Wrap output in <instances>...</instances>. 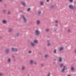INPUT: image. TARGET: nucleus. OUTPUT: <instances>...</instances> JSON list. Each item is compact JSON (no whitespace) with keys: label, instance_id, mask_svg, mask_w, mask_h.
Returning a JSON list of instances; mask_svg holds the SVG:
<instances>
[{"label":"nucleus","instance_id":"12","mask_svg":"<svg viewBox=\"0 0 76 76\" xmlns=\"http://www.w3.org/2000/svg\"><path fill=\"white\" fill-rule=\"evenodd\" d=\"M3 12L4 14H6V12H7V10H4L3 11Z\"/></svg>","mask_w":76,"mask_h":76},{"label":"nucleus","instance_id":"40","mask_svg":"<svg viewBox=\"0 0 76 76\" xmlns=\"http://www.w3.org/2000/svg\"><path fill=\"white\" fill-rule=\"evenodd\" d=\"M4 6H5V7H7V4H4Z\"/></svg>","mask_w":76,"mask_h":76},{"label":"nucleus","instance_id":"31","mask_svg":"<svg viewBox=\"0 0 76 76\" xmlns=\"http://www.w3.org/2000/svg\"><path fill=\"white\" fill-rule=\"evenodd\" d=\"M28 53H29V54L32 53V51H28Z\"/></svg>","mask_w":76,"mask_h":76},{"label":"nucleus","instance_id":"48","mask_svg":"<svg viewBox=\"0 0 76 76\" xmlns=\"http://www.w3.org/2000/svg\"><path fill=\"white\" fill-rule=\"evenodd\" d=\"M2 2V0H0V2Z\"/></svg>","mask_w":76,"mask_h":76},{"label":"nucleus","instance_id":"36","mask_svg":"<svg viewBox=\"0 0 76 76\" xmlns=\"http://www.w3.org/2000/svg\"><path fill=\"white\" fill-rule=\"evenodd\" d=\"M50 73L48 72V74L47 75V76H50Z\"/></svg>","mask_w":76,"mask_h":76},{"label":"nucleus","instance_id":"8","mask_svg":"<svg viewBox=\"0 0 76 76\" xmlns=\"http://www.w3.org/2000/svg\"><path fill=\"white\" fill-rule=\"evenodd\" d=\"M33 42L35 44H37L38 42V41L37 39L33 40Z\"/></svg>","mask_w":76,"mask_h":76},{"label":"nucleus","instance_id":"7","mask_svg":"<svg viewBox=\"0 0 76 76\" xmlns=\"http://www.w3.org/2000/svg\"><path fill=\"white\" fill-rule=\"evenodd\" d=\"M64 50L63 47H60L59 48V51H63Z\"/></svg>","mask_w":76,"mask_h":76},{"label":"nucleus","instance_id":"1","mask_svg":"<svg viewBox=\"0 0 76 76\" xmlns=\"http://www.w3.org/2000/svg\"><path fill=\"white\" fill-rule=\"evenodd\" d=\"M20 16L21 18H22L23 19V22H24V23H26L27 22V20L26 19V18L25 17V16H24V15H20Z\"/></svg>","mask_w":76,"mask_h":76},{"label":"nucleus","instance_id":"3","mask_svg":"<svg viewBox=\"0 0 76 76\" xmlns=\"http://www.w3.org/2000/svg\"><path fill=\"white\" fill-rule=\"evenodd\" d=\"M10 51V49H6L5 50V53L6 54H9V51Z\"/></svg>","mask_w":76,"mask_h":76},{"label":"nucleus","instance_id":"47","mask_svg":"<svg viewBox=\"0 0 76 76\" xmlns=\"http://www.w3.org/2000/svg\"><path fill=\"white\" fill-rule=\"evenodd\" d=\"M55 26H58V25H57V24H56L55 25Z\"/></svg>","mask_w":76,"mask_h":76},{"label":"nucleus","instance_id":"17","mask_svg":"<svg viewBox=\"0 0 76 76\" xmlns=\"http://www.w3.org/2000/svg\"><path fill=\"white\" fill-rule=\"evenodd\" d=\"M74 69H75L74 68V67L72 66L71 67V70H72V71H73V70H74Z\"/></svg>","mask_w":76,"mask_h":76},{"label":"nucleus","instance_id":"45","mask_svg":"<svg viewBox=\"0 0 76 76\" xmlns=\"http://www.w3.org/2000/svg\"><path fill=\"white\" fill-rule=\"evenodd\" d=\"M12 58H15V56H12Z\"/></svg>","mask_w":76,"mask_h":76},{"label":"nucleus","instance_id":"10","mask_svg":"<svg viewBox=\"0 0 76 76\" xmlns=\"http://www.w3.org/2000/svg\"><path fill=\"white\" fill-rule=\"evenodd\" d=\"M73 7V6L72 5H69V7L71 9H72Z\"/></svg>","mask_w":76,"mask_h":76},{"label":"nucleus","instance_id":"50","mask_svg":"<svg viewBox=\"0 0 76 76\" xmlns=\"http://www.w3.org/2000/svg\"><path fill=\"white\" fill-rule=\"evenodd\" d=\"M53 64H55L56 63L55 62H53Z\"/></svg>","mask_w":76,"mask_h":76},{"label":"nucleus","instance_id":"38","mask_svg":"<svg viewBox=\"0 0 76 76\" xmlns=\"http://www.w3.org/2000/svg\"><path fill=\"white\" fill-rule=\"evenodd\" d=\"M33 64H37V62H34Z\"/></svg>","mask_w":76,"mask_h":76},{"label":"nucleus","instance_id":"27","mask_svg":"<svg viewBox=\"0 0 76 76\" xmlns=\"http://www.w3.org/2000/svg\"><path fill=\"white\" fill-rule=\"evenodd\" d=\"M47 45H48V46H50V45H51V44H50V43H48Z\"/></svg>","mask_w":76,"mask_h":76},{"label":"nucleus","instance_id":"2","mask_svg":"<svg viewBox=\"0 0 76 76\" xmlns=\"http://www.w3.org/2000/svg\"><path fill=\"white\" fill-rule=\"evenodd\" d=\"M11 51L12 52H18V49L17 48H11Z\"/></svg>","mask_w":76,"mask_h":76},{"label":"nucleus","instance_id":"24","mask_svg":"<svg viewBox=\"0 0 76 76\" xmlns=\"http://www.w3.org/2000/svg\"><path fill=\"white\" fill-rule=\"evenodd\" d=\"M8 31H9V32H11L12 31V29H11V28L9 29Z\"/></svg>","mask_w":76,"mask_h":76},{"label":"nucleus","instance_id":"55","mask_svg":"<svg viewBox=\"0 0 76 76\" xmlns=\"http://www.w3.org/2000/svg\"><path fill=\"white\" fill-rule=\"evenodd\" d=\"M47 42H49V40H47Z\"/></svg>","mask_w":76,"mask_h":76},{"label":"nucleus","instance_id":"53","mask_svg":"<svg viewBox=\"0 0 76 76\" xmlns=\"http://www.w3.org/2000/svg\"><path fill=\"white\" fill-rule=\"evenodd\" d=\"M54 61H56V59H54Z\"/></svg>","mask_w":76,"mask_h":76},{"label":"nucleus","instance_id":"52","mask_svg":"<svg viewBox=\"0 0 76 76\" xmlns=\"http://www.w3.org/2000/svg\"><path fill=\"white\" fill-rule=\"evenodd\" d=\"M0 38L1 39V37L0 36Z\"/></svg>","mask_w":76,"mask_h":76},{"label":"nucleus","instance_id":"29","mask_svg":"<svg viewBox=\"0 0 76 76\" xmlns=\"http://www.w3.org/2000/svg\"><path fill=\"white\" fill-rule=\"evenodd\" d=\"M54 29H55V30H53V31H54V32H56V31H57V30L56 29V28H54Z\"/></svg>","mask_w":76,"mask_h":76},{"label":"nucleus","instance_id":"21","mask_svg":"<svg viewBox=\"0 0 76 76\" xmlns=\"http://www.w3.org/2000/svg\"><path fill=\"white\" fill-rule=\"evenodd\" d=\"M16 37H18L19 36V33H17L16 35H15Z\"/></svg>","mask_w":76,"mask_h":76},{"label":"nucleus","instance_id":"22","mask_svg":"<svg viewBox=\"0 0 76 76\" xmlns=\"http://www.w3.org/2000/svg\"><path fill=\"white\" fill-rule=\"evenodd\" d=\"M11 60L10 59V58H8L7 61H8V62H9V63L10 62Z\"/></svg>","mask_w":76,"mask_h":76},{"label":"nucleus","instance_id":"35","mask_svg":"<svg viewBox=\"0 0 76 76\" xmlns=\"http://www.w3.org/2000/svg\"><path fill=\"white\" fill-rule=\"evenodd\" d=\"M10 11H9L8 12V15H10Z\"/></svg>","mask_w":76,"mask_h":76},{"label":"nucleus","instance_id":"42","mask_svg":"<svg viewBox=\"0 0 76 76\" xmlns=\"http://www.w3.org/2000/svg\"><path fill=\"white\" fill-rule=\"evenodd\" d=\"M65 70H67V68H66L65 69Z\"/></svg>","mask_w":76,"mask_h":76},{"label":"nucleus","instance_id":"49","mask_svg":"<svg viewBox=\"0 0 76 76\" xmlns=\"http://www.w3.org/2000/svg\"><path fill=\"white\" fill-rule=\"evenodd\" d=\"M23 12V11H20V12Z\"/></svg>","mask_w":76,"mask_h":76},{"label":"nucleus","instance_id":"33","mask_svg":"<svg viewBox=\"0 0 76 76\" xmlns=\"http://www.w3.org/2000/svg\"><path fill=\"white\" fill-rule=\"evenodd\" d=\"M41 67H44V65H43V64H41Z\"/></svg>","mask_w":76,"mask_h":76},{"label":"nucleus","instance_id":"44","mask_svg":"<svg viewBox=\"0 0 76 76\" xmlns=\"http://www.w3.org/2000/svg\"><path fill=\"white\" fill-rule=\"evenodd\" d=\"M46 1L47 2H49V0H46Z\"/></svg>","mask_w":76,"mask_h":76},{"label":"nucleus","instance_id":"20","mask_svg":"<svg viewBox=\"0 0 76 76\" xmlns=\"http://www.w3.org/2000/svg\"><path fill=\"white\" fill-rule=\"evenodd\" d=\"M76 9V7H74L73 6L72 8V10H75Z\"/></svg>","mask_w":76,"mask_h":76},{"label":"nucleus","instance_id":"37","mask_svg":"<svg viewBox=\"0 0 76 76\" xmlns=\"http://www.w3.org/2000/svg\"><path fill=\"white\" fill-rule=\"evenodd\" d=\"M51 8H53V7H54V6H53V5H51Z\"/></svg>","mask_w":76,"mask_h":76},{"label":"nucleus","instance_id":"6","mask_svg":"<svg viewBox=\"0 0 76 76\" xmlns=\"http://www.w3.org/2000/svg\"><path fill=\"white\" fill-rule=\"evenodd\" d=\"M20 3L21 4L22 6H23L24 7H26V3H25L24 2H23L22 1H20Z\"/></svg>","mask_w":76,"mask_h":76},{"label":"nucleus","instance_id":"28","mask_svg":"<svg viewBox=\"0 0 76 76\" xmlns=\"http://www.w3.org/2000/svg\"><path fill=\"white\" fill-rule=\"evenodd\" d=\"M48 56V55H45L44 57H45V58H47V57H47Z\"/></svg>","mask_w":76,"mask_h":76},{"label":"nucleus","instance_id":"41","mask_svg":"<svg viewBox=\"0 0 76 76\" xmlns=\"http://www.w3.org/2000/svg\"><path fill=\"white\" fill-rule=\"evenodd\" d=\"M74 53H75V54H76V50H74Z\"/></svg>","mask_w":76,"mask_h":76},{"label":"nucleus","instance_id":"26","mask_svg":"<svg viewBox=\"0 0 76 76\" xmlns=\"http://www.w3.org/2000/svg\"><path fill=\"white\" fill-rule=\"evenodd\" d=\"M30 10H31V8H28L27 10V12H29V11Z\"/></svg>","mask_w":76,"mask_h":76},{"label":"nucleus","instance_id":"32","mask_svg":"<svg viewBox=\"0 0 76 76\" xmlns=\"http://www.w3.org/2000/svg\"><path fill=\"white\" fill-rule=\"evenodd\" d=\"M69 1L70 3H72L73 2V0H69Z\"/></svg>","mask_w":76,"mask_h":76},{"label":"nucleus","instance_id":"54","mask_svg":"<svg viewBox=\"0 0 76 76\" xmlns=\"http://www.w3.org/2000/svg\"><path fill=\"white\" fill-rule=\"evenodd\" d=\"M18 69H20V68L18 67Z\"/></svg>","mask_w":76,"mask_h":76},{"label":"nucleus","instance_id":"23","mask_svg":"<svg viewBox=\"0 0 76 76\" xmlns=\"http://www.w3.org/2000/svg\"><path fill=\"white\" fill-rule=\"evenodd\" d=\"M54 54H56V50L55 49L53 51Z\"/></svg>","mask_w":76,"mask_h":76},{"label":"nucleus","instance_id":"30","mask_svg":"<svg viewBox=\"0 0 76 76\" xmlns=\"http://www.w3.org/2000/svg\"><path fill=\"white\" fill-rule=\"evenodd\" d=\"M60 66L61 67H63V64H61Z\"/></svg>","mask_w":76,"mask_h":76},{"label":"nucleus","instance_id":"13","mask_svg":"<svg viewBox=\"0 0 76 76\" xmlns=\"http://www.w3.org/2000/svg\"><path fill=\"white\" fill-rule=\"evenodd\" d=\"M30 44L32 47H34V46H35V44L32 42H31Z\"/></svg>","mask_w":76,"mask_h":76},{"label":"nucleus","instance_id":"25","mask_svg":"<svg viewBox=\"0 0 76 76\" xmlns=\"http://www.w3.org/2000/svg\"><path fill=\"white\" fill-rule=\"evenodd\" d=\"M22 70H24L25 69V67L22 66Z\"/></svg>","mask_w":76,"mask_h":76},{"label":"nucleus","instance_id":"9","mask_svg":"<svg viewBox=\"0 0 76 76\" xmlns=\"http://www.w3.org/2000/svg\"><path fill=\"white\" fill-rule=\"evenodd\" d=\"M2 22L4 24H6L7 23V21L5 20H2Z\"/></svg>","mask_w":76,"mask_h":76},{"label":"nucleus","instance_id":"46","mask_svg":"<svg viewBox=\"0 0 76 76\" xmlns=\"http://www.w3.org/2000/svg\"><path fill=\"white\" fill-rule=\"evenodd\" d=\"M76 1H75L74 2V4H76Z\"/></svg>","mask_w":76,"mask_h":76},{"label":"nucleus","instance_id":"19","mask_svg":"<svg viewBox=\"0 0 76 76\" xmlns=\"http://www.w3.org/2000/svg\"><path fill=\"white\" fill-rule=\"evenodd\" d=\"M41 11H38V15L39 16V15H40L41 14Z\"/></svg>","mask_w":76,"mask_h":76},{"label":"nucleus","instance_id":"34","mask_svg":"<svg viewBox=\"0 0 76 76\" xmlns=\"http://www.w3.org/2000/svg\"><path fill=\"white\" fill-rule=\"evenodd\" d=\"M55 22L56 23H58V21L57 20H56L55 21Z\"/></svg>","mask_w":76,"mask_h":76},{"label":"nucleus","instance_id":"18","mask_svg":"<svg viewBox=\"0 0 76 76\" xmlns=\"http://www.w3.org/2000/svg\"><path fill=\"white\" fill-rule=\"evenodd\" d=\"M45 31L46 32H49V31H50V29H47L45 30Z\"/></svg>","mask_w":76,"mask_h":76},{"label":"nucleus","instance_id":"14","mask_svg":"<svg viewBox=\"0 0 76 76\" xmlns=\"http://www.w3.org/2000/svg\"><path fill=\"white\" fill-rule=\"evenodd\" d=\"M36 23H37V25H39V23H40V21L39 20H37V21L36 22Z\"/></svg>","mask_w":76,"mask_h":76},{"label":"nucleus","instance_id":"4","mask_svg":"<svg viewBox=\"0 0 76 76\" xmlns=\"http://www.w3.org/2000/svg\"><path fill=\"white\" fill-rule=\"evenodd\" d=\"M39 33H40V32L38 30H35V35H38L39 34Z\"/></svg>","mask_w":76,"mask_h":76},{"label":"nucleus","instance_id":"5","mask_svg":"<svg viewBox=\"0 0 76 76\" xmlns=\"http://www.w3.org/2000/svg\"><path fill=\"white\" fill-rule=\"evenodd\" d=\"M66 68V66H64L63 68L61 70V72L62 73H64Z\"/></svg>","mask_w":76,"mask_h":76},{"label":"nucleus","instance_id":"43","mask_svg":"<svg viewBox=\"0 0 76 76\" xmlns=\"http://www.w3.org/2000/svg\"><path fill=\"white\" fill-rule=\"evenodd\" d=\"M68 32H70V30L69 29L68 30Z\"/></svg>","mask_w":76,"mask_h":76},{"label":"nucleus","instance_id":"16","mask_svg":"<svg viewBox=\"0 0 76 76\" xmlns=\"http://www.w3.org/2000/svg\"><path fill=\"white\" fill-rule=\"evenodd\" d=\"M33 62H34V61L32 60H30V64L32 65V64H33Z\"/></svg>","mask_w":76,"mask_h":76},{"label":"nucleus","instance_id":"11","mask_svg":"<svg viewBox=\"0 0 76 76\" xmlns=\"http://www.w3.org/2000/svg\"><path fill=\"white\" fill-rule=\"evenodd\" d=\"M62 61V58H61V57H59V59L58 60V61L59 62H61Z\"/></svg>","mask_w":76,"mask_h":76},{"label":"nucleus","instance_id":"15","mask_svg":"<svg viewBox=\"0 0 76 76\" xmlns=\"http://www.w3.org/2000/svg\"><path fill=\"white\" fill-rule=\"evenodd\" d=\"M40 4L41 6H43V5H44V4H43L44 2H42V1H41L40 2Z\"/></svg>","mask_w":76,"mask_h":76},{"label":"nucleus","instance_id":"39","mask_svg":"<svg viewBox=\"0 0 76 76\" xmlns=\"http://www.w3.org/2000/svg\"><path fill=\"white\" fill-rule=\"evenodd\" d=\"M3 74H2V73H0V76H2Z\"/></svg>","mask_w":76,"mask_h":76},{"label":"nucleus","instance_id":"51","mask_svg":"<svg viewBox=\"0 0 76 76\" xmlns=\"http://www.w3.org/2000/svg\"><path fill=\"white\" fill-rule=\"evenodd\" d=\"M27 75H28V76H29L30 75H29V74H28Z\"/></svg>","mask_w":76,"mask_h":76}]
</instances>
